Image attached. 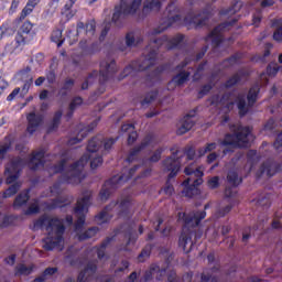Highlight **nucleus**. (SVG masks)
Wrapping results in <instances>:
<instances>
[{
  "label": "nucleus",
  "instance_id": "f257e3e1",
  "mask_svg": "<svg viewBox=\"0 0 282 282\" xmlns=\"http://www.w3.org/2000/svg\"><path fill=\"white\" fill-rule=\"evenodd\" d=\"M102 142L104 150L110 151L111 147L118 142V137L115 139L108 138L106 140L102 135L94 137L87 145L88 154H85L82 156V160L73 164H69V161H67L65 156L56 154H53L52 158L54 161L59 160L58 164L45 163V150L43 149L33 152L28 161L20 158L13 159L6 166L4 175H7V184H12L19 180V173H21L25 164H28L29 169L32 171H36L45 165L50 175L61 173L59 182L55 183L46 195V197H58V195L63 193V186L61 184H80L83 180H85V173H83V171L89 160L93 170L102 166V154L100 153V151H102Z\"/></svg>",
  "mask_w": 282,
  "mask_h": 282
},
{
  "label": "nucleus",
  "instance_id": "f03ea898",
  "mask_svg": "<svg viewBox=\"0 0 282 282\" xmlns=\"http://www.w3.org/2000/svg\"><path fill=\"white\" fill-rule=\"evenodd\" d=\"M206 14L195 13V11H191L183 19L180 7L173 2L170 3L166 8L165 17L159 22V26L148 32L150 43L145 48L144 56L141 57V61L132 62L131 65L127 66L119 76V80L127 78V76H135L138 72H144V69H149V67L155 65L158 50H160V47L163 46L166 50H173V47H177L180 43L184 41V35L182 34H177L173 37L166 35L155 37L158 34H162V32L169 30L171 25H175V23L178 25H188V28H202L206 25Z\"/></svg>",
  "mask_w": 282,
  "mask_h": 282
},
{
  "label": "nucleus",
  "instance_id": "7ed1b4c3",
  "mask_svg": "<svg viewBox=\"0 0 282 282\" xmlns=\"http://www.w3.org/2000/svg\"><path fill=\"white\" fill-rule=\"evenodd\" d=\"M34 230H46L47 237L43 240L42 248L47 251L63 250L65 246V225L63 219L50 215H44L35 220Z\"/></svg>",
  "mask_w": 282,
  "mask_h": 282
},
{
  "label": "nucleus",
  "instance_id": "20e7f679",
  "mask_svg": "<svg viewBox=\"0 0 282 282\" xmlns=\"http://www.w3.org/2000/svg\"><path fill=\"white\" fill-rule=\"evenodd\" d=\"M177 219L178 221H182V224H185V228L178 239V246L185 254H188L195 245L193 241L195 234H193L189 228L199 226V221H202V219H206V212H192L189 214L180 212L177 214Z\"/></svg>",
  "mask_w": 282,
  "mask_h": 282
},
{
  "label": "nucleus",
  "instance_id": "39448f33",
  "mask_svg": "<svg viewBox=\"0 0 282 282\" xmlns=\"http://www.w3.org/2000/svg\"><path fill=\"white\" fill-rule=\"evenodd\" d=\"M90 204L91 191L87 189L83 193V197L77 200V205L74 209L77 217L75 232H77V238L79 241H86V239H91V237H96V235H98L97 227H91L83 232V226H85V215H87Z\"/></svg>",
  "mask_w": 282,
  "mask_h": 282
},
{
  "label": "nucleus",
  "instance_id": "423d86ee",
  "mask_svg": "<svg viewBox=\"0 0 282 282\" xmlns=\"http://www.w3.org/2000/svg\"><path fill=\"white\" fill-rule=\"evenodd\" d=\"M185 175H187V180L183 182V186H185L183 191V195L185 197H195V195L199 194V188L197 186H202L204 180V166L192 163L184 170Z\"/></svg>",
  "mask_w": 282,
  "mask_h": 282
},
{
  "label": "nucleus",
  "instance_id": "0eeeda50",
  "mask_svg": "<svg viewBox=\"0 0 282 282\" xmlns=\"http://www.w3.org/2000/svg\"><path fill=\"white\" fill-rule=\"evenodd\" d=\"M230 132L232 134H226L225 139L220 142L223 147H248L254 137L249 127H242L239 123L230 126Z\"/></svg>",
  "mask_w": 282,
  "mask_h": 282
},
{
  "label": "nucleus",
  "instance_id": "6e6552de",
  "mask_svg": "<svg viewBox=\"0 0 282 282\" xmlns=\"http://www.w3.org/2000/svg\"><path fill=\"white\" fill-rule=\"evenodd\" d=\"M180 151H176L173 153L171 156L165 159L163 161L162 169L164 173H170L169 174V180H173L177 173H180V169L182 166V162L184 160H196L197 154L195 153V149L188 148L185 150L183 155H178Z\"/></svg>",
  "mask_w": 282,
  "mask_h": 282
},
{
  "label": "nucleus",
  "instance_id": "1a4fd4ad",
  "mask_svg": "<svg viewBox=\"0 0 282 282\" xmlns=\"http://www.w3.org/2000/svg\"><path fill=\"white\" fill-rule=\"evenodd\" d=\"M131 207V197L121 198L120 202L112 200L105 209L96 217V223L99 226L107 224L112 215L123 216Z\"/></svg>",
  "mask_w": 282,
  "mask_h": 282
},
{
  "label": "nucleus",
  "instance_id": "9d476101",
  "mask_svg": "<svg viewBox=\"0 0 282 282\" xmlns=\"http://www.w3.org/2000/svg\"><path fill=\"white\" fill-rule=\"evenodd\" d=\"M140 169L139 165H135L134 167L130 169L128 172H124L120 176H113L109 181H107L101 191L99 192V199L101 202H107L109 197H111V193L116 191L119 186H121L122 183L127 182L128 180H131L133 177V173Z\"/></svg>",
  "mask_w": 282,
  "mask_h": 282
},
{
  "label": "nucleus",
  "instance_id": "9b49d317",
  "mask_svg": "<svg viewBox=\"0 0 282 282\" xmlns=\"http://www.w3.org/2000/svg\"><path fill=\"white\" fill-rule=\"evenodd\" d=\"M261 88H259V84H256L249 89V93L246 97L245 94H238L236 97V105L238 107V111L240 116H246L250 110V107L254 106V102L259 100V93Z\"/></svg>",
  "mask_w": 282,
  "mask_h": 282
},
{
  "label": "nucleus",
  "instance_id": "f8f14e48",
  "mask_svg": "<svg viewBox=\"0 0 282 282\" xmlns=\"http://www.w3.org/2000/svg\"><path fill=\"white\" fill-rule=\"evenodd\" d=\"M142 6V0H121L119 7H116L115 13L112 14V21H118L120 15L129 17V14H135Z\"/></svg>",
  "mask_w": 282,
  "mask_h": 282
},
{
  "label": "nucleus",
  "instance_id": "ddd939ff",
  "mask_svg": "<svg viewBox=\"0 0 282 282\" xmlns=\"http://www.w3.org/2000/svg\"><path fill=\"white\" fill-rule=\"evenodd\" d=\"M160 144V138H158L155 134H148L142 140L141 144L139 147H135L133 150H131L130 154L128 155L126 162H133L135 160L138 153L140 151H143V149L151 148L154 149V147H158Z\"/></svg>",
  "mask_w": 282,
  "mask_h": 282
},
{
  "label": "nucleus",
  "instance_id": "4468645a",
  "mask_svg": "<svg viewBox=\"0 0 282 282\" xmlns=\"http://www.w3.org/2000/svg\"><path fill=\"white\" fill-rule=\"evenodd\" d=\"M116 72H118L116 61L111 59L110 57L104 59L100 63L99 83H107V80H109V78H111Z\"/></svg>",
  "mask_w": 282,
  "mask_h": 282
},
{
  "label": "nucleus",
  "instance_id": "2eb2a0df",
  "mask_svg": "<svg viewBox=\"0 0 282 282\" xmlns=\"http://www.w3.org/2000/svg\"><path fill=\"white\" fill-rule=\"evenodd\" d=\"M232 23H235V20L232 22H225L216 26L206 37V43H212L214 47H219V45H221V42L224 41L221 32H226V30H228V28H230Z\"/></svg>",
  "mask_w": 282,
  "mask_h": 282
},
{
  "label": "nucleus",
  "instance_id": "dca6fc26",
  "mask_svg": "<svg viewBox=\"0 0 282 282\" xmlns=\"http://www.w3.org/2000/svg\"><path fill=\"white\" fill-rule=\"evenodd\" d=\"M28 120V128L26 131L31 135L35 133V131H39V127L43 124V115L31 112L26 117Z\"/></svg>",
  "mask_w": 282,
  "mask_h": 282
},
{
  "label": "nucleus",
  "instance_id": "f3484780",
  "mask_svg": "<svg viewBox=\"0 0 282 282\" xmlns=\"http://www.w3.org/2000/svg\"><path fill=\"white\" fill-rule=\"evenodd\" d=\"M32 28H34V25L30 21L24 22L20 28L19 34L22 43H31L34 40L36 33Z\"/></svg>",
  "mask_w": 282,
  "mask_h": 282
},
{
  "label": "nucleus",
  "instance_id": "a211bd4d",
  "mask_svg": "<svg viewBox=\"0 0 282 282\" xmlns=\"http://www.w3.org/2000/svg\"><path fill=\"white\" fill-rule=\"evenodd\" d=\"M195 127V119L193 115H186L183 119L178 122L177 126V135H184V133H188Z\"/></svg>",
  "mask_w": 282,
  "mask_h": 282
},
{
  "label": "nucleus",
  "instance_id": "6ab92c4d",
  "mask_svg": "<svg viewBox=\"0 0 282 282\" xmlns=\"http://www.w3.org/2000/svg\"><path fill=\"white\" fill-rule=\"evenodd\" d=\"M167 269H162L158 264H151L144 274V281H151L156 275V281H162L166 276Z\"/></svg>",
  "mask_w": 282,
  "mask_h": 282
},
{
  "label": "nucleus",
  "instance_id": "aec40b11",
  "mask_svg": "<svg viewBox=\"0 0 282 282\" xmlns=\"http://www.w3.org/2000/svg\"><path fill=\"white\" fill-rule=\"evenodd\" d=\"M281 171V165L274 161H267L260 167L261 175H267L268 177H272V175H276Z\"/></svg>",
  "mask_w": 282,
  "mask_h": 282
},
{
  "label": "nucleus",
  "instance_id": "412c9836",
  "mask_svg": "<svg viewBox=\"0 0 282 282\" xmlns=\"http://www.w3.org/2000/svg\"><path fill=\"white\" fill-rule=\"evenodd\" d=\"M96 127H98V120H95L93 123H90V126L82 129L77 137L72 138L70 140H68V145L69 147H74V144H78V142H80L83 139L87 138V134L90 131H94V129H96Z\"/></svg>",
  "mask_w": 282,
  "mask_h": 282
},
{
  "label": "nucleus",
  "instance_id": "4be33fe9",
  "mask_svg": "<svg viewBox=\"0 0 282 282\" xmlns=\"http://www.w3.org/2000/svg\"><path fill=\"white\" fill-rule=\"evenodd\" d=\"M86 32L88 36H94L96 33V21L90 20L88 23L79 22L77 23V34H83Z\"/></svg>",
  "mask_w": 282,
  "mask_h": 282
},
{
  "label": "nucleus",
  "instance_id": "5701e85b",
  "mask_svg": "<svg viewBox=\"0 0 282 282\" xmlns=\"http://www.w3.org/2000/svg\"><path fill=\"white\" fill-rule=\"evenodd\" d=\"M144 39L140 32H130L126 35V47H137Z\"/></svg>",
  "mask_w": 282,
  "mask_h": 282
},
{
  "label": "nucleus",
  "instance_id": "b1692460",
  "mask_svg": "<svg viewBox=\"0 0 282 282\" xmlns=\"http://www.w3.org/2000/svg\"><path fill=\"white\" fill-rule=\"evenodd\" d=\"M217 274H219V265H214L203 272L200 282H217Z\"/></svg>",
  "mask_w": 282,
  "mask_h": 282
},
{
  "label": "nucleus",
  "instance_id": "393cba45",
  "mask_svg": "<svg viewBox=\"0 0 282 282\" xmlns=\"http://www.w3.org/2000/svg\"><path fill=\"white\" fill-rule=\"evenodd\" d=\"M188 76H191V73H188V72H181V73H178L169 83L167 89H173L175 87H178L180 85H184V83L188 80Z\"/></svg>",
  "mask_w": 282,
  "mask_h": 282
},
{
  "label": "nucleus",
  "instance_id": "a878e982",
  "mask_svg": "<svg viewBox=\"0 0 282 282\" xmlns=\"http://www.w3.org/2000/svg\"><path fill=\"white\" fill-rule=\"evenodd\" d=\"M21 40H18L15 42H11L4 46V51L2 53V56H17V54H21Z\"/></svg>",
  "mask_w": 282,
  "mask_h": 282
},
{
  "label": "nucleus",
  "instance_id": "bb28decb",
  "mask_svg": "<svg viewBox=\"0 0 282 282\" xmlns=\"http://www.w3.org/2000/svg\"><path fill=\"white\" fill-rule=\"evenodd\" d=\"M121 133H128V144H133L138 140V132L131 123H126L121 127Z\"/></svg>",
  "mask_w": 282,
  "mask_h": 282
},
{
  "label": "nucleus",
  "instance_id": "cd10ccee",
  "mask_svg": "<svg viewBox=\"0 0 282 282\" xmlns=\"http://www.w3.org/2000/svg\"><path fill=\"white\" fill-rule=\"evenodd\" d=\"M109 241H111V239H106L100 247H94L93 249H90V254H97L98 259H104V261H107V256H105V248H107V246H109Z\"/></svg>",
  "mask_w": 282,
  "mask_h": 282
},
{
  "label": "nucleus",
  "instance_id": "c85d7f7f",
  "mask_svg": "<svg viewBox=\"0 0 282 282\" xmlns=\"http://www.w3.org/2000/svg\"><path fill=\"white\" fill-rule=\"evenodd\" d=\"M61 118H63V111L58 110L55 112L53 120L48 124L47 133H53V131L58 129V124H61Z\"/></svg>",
  "mask_w": 282,
  "mask_h": 282
},
{
  "label": "nucleus",
  "instance_id": "c756f323",
  "mask_svg": "<svg viewBox=\"0 0 282 282\" xmlns=\"http://www.w3.org/2000/svg\"><path fill=\"white\" fill-rule=\"evenodd\" d=\"M32 270H34V265L18 264L15 276H28V274H32Z\"/></svg>",
  "mask_w": 282,
  "mask_h": 282
},
{
  "label": "nucleus",
  "instance_id": "7c9ffc66",
  "mask_svg": "<svg viewBox=\"0 0 282 282\" xmlns=\"http://www.w3.org/2000/svg\"><path fill=\"white\" fill-rule=\"evenodd\" d=\"M29 192L24 191L22 192L14 200L13 206L14 208H21V206H24V204H28V200L30 199V195H28Z\"/></svg>",
  "mask_w": 282,
  "mask_h": 282
},
{
  "label": "nucleus",
  "instance_id": "2f4dec72",
  "mask_svg": "<svg viewBox=\"0 0 282 282\" xmlns=\"http://www.w3.org/2000/svg\"><path fill=\"white\" fill-rule=\"evenodd\" d=\"M67 202L63 200L62 197H58L56 199L50 200L46 203V209L47 210H54V208H63V206H67Z\"/></svg>",
  "mask_w": 282,
  "mask_h": 282
},
{
  "label": "nucleus",
  "instance_id": "473e14b6",
  "mask_svg": "<svg viewBox=\"0 0 282 282\" xmlns=\"http://www.w3.org/2000/svg\"><path fill=\"white\" fill-rule=\"evenodd\" d=\"M273 26L275 28V31L273 32V40H275L278 43H281V41H282V20H275L273 22Z\"/></svg>",
  "mask_w": 282,
  "mask_h": 282
},
{
  "label": "nucleus",
  "instance_id": "72a5a7b5",
  "mask_svg": "<svg viewBox=\"0 0 282 282\" xmlns=\"http://www.w3.org/2000/svg\"><path fill=\"white\" fill-rule=\"evenodd\" d=\"M241 2H236L231 8L221 10L220 14L223 17H232V14H237L241 10Z\"/></svg>",
  "mask_w": 282,
  "mask_h": 282
},
{
  "label": "nucleus",
  "instance_id": "f704fd0d",
  "mask_svg": "<svg viewBox=\"0 0 282 282\" xmlns=\"http://www.w3.org/2000/svg\"><path fill=\"white\" fill-rule=\"evenodd\" d=\"M51 40L53 41V43L57 44V47H61V45H63V43L65 42V40H63V31L58 29L53 31Z\"/></svg>",
  "mask_w": 282,
  "mask_h": 282
},
{
  "label": "nucleus",
  "instance_id": "c9c22d12",
  "mask_svg": "<svg viewBox=\"0 0 282 282\" xmlns=\"http://www.w3.org/2000/svg\"><path fill=\"white\" fill-rule=\"evenodd\" d=\"M215 149H217V143L213 142V143H207V147L200 148L197 151V156L198 158H204V155L206 153H210V151H215Z\"/></svg>",
  "mask_w": 282,
  "mask_h": 282
},
{
  "label": "nucleus",
  "instance_id": "e433bc0d",
  "mask_svg": "<svg viewBox=\"0 0 282 282\" xmlns=\"http://www.w3.org/2000/svg\"><path fill=\"white\" fill-rule=\"evenodd\" d=\"M227 180L232 184V186H239V184H241V178H239L236 171H229L227 174Z\"/></svg>",
  "mask_w": 282,
  "mask_h": 282
},
{
  "label": "nucleus",
  "instance_id": "4c0bfd02",
  "mask_svg": "<svg viewBox=\"0 0 282 282\" xmlns=\"http://www.w3.org/2000/svg\"><path fill=\"white\" fill-rule=\"evenodd\" d=\"M20 77L22 78V80H24V86L22 88V91L26 94L28 89H30V85H32V76H28L26 72H21Z\"/></svg>",
  "mask_w": 282,
  "mask_h": 282
},
{
  "label": "nucleus",
  "instance_id": "58836bf2",
  "mask_svg": "<svg viewBox=\"0 0 282 282\" xmlns=\"http://www.w3.org/2000/svg\"><path fill=\"white\" fill-rule=\"evenodd\" d=\"M19 188H21V183H15L11 185L3 194V197H12V195H17L19 193Z\"/></svg>",
  "mask_w": 282,
  "mask_h": 282
},
{
  "label": "nucleus",
  "instance_id": "ea45409f",
  "mask_svg": "<svg viewBox=\"0 0 282 282\" xmlns=\"http://www.w3.org/2000/svg\"><path fill=\"white\" fill-rule=\"evenodd\" d=\"M36 7H34L33 4H30L29 2L26 3V6L23 8V10L20 13V21H23L26 17H30L31 12H34V9Z\"/></svg>",
  "mask_w": 282,
  "mask_h": 282
},
{
  "label": "nucleus",
  "instance_id": "a19ab883",
  "mask_svg": "<svg viewBox=\"0 0 282 282\" xmlns=\"http://www.w3.org/2000/svg\"><path fill=\"white\" fill-rule=\"evenodd\" d=\"M149 257H151V246H147L138 256L139 263H144Z\"/></svg>",
  "mask_w": 282,
  "mask_h": 282
},
{
  "label": "nucleus",
  "instance_id": "79ce46f5",
  "mask_svg": "<svg viewBox=\"0 0 282 282\" xmlns=\"http://www.w3.org/2000/svg\"><path fill=\"white\" fill-rule=\"evenodd\" d=\"M162 153H164V148H158L150 156L149 162H160L162 160Z\"/></svg>",
  "mask_w": 282,
  "mask_h": 282
},
{
  "label": "nucleus",
  "instance_id": "37998d69",
  "mask_svg": "<svg viewBox=\"0 0 282 282\" xmlns=\"http://www.w3.org/2000/svg\"><path fill=\"white\" fill-rule=\"evenodd\" d=\"M230 210H232V205H227L225 207H220L216 210L215 216L217 218L219 217H226V215H228V213H230Z\"/></svg>",
  "mask_w": 282,
  "mask_h": 282
},
{
  "label": "nucleus",
  "instance_id": "c03bdc74",
  "mask_svg": "<svg viewBox=\"0 0 282 282\" xmlns=\"http://www.w3.org/2000/svg\"><path fill=\"white\" fill-rule=\"evenodd\" d=\"M127 238V245L124 247H121L120 250H129V246H131V243H135L138 236H135V234H133L132 231H129Z\"/></svg>",
  "mask_w": 282,
  "mask_h": 282
},
{
  "label": "nucleus",
  "instance_id": "a18cd8bd",
  "mask_svg": "<svg viewBox=\"0 0 282 282\" xmlns=\"http://www.w3.org/2000/svg\"><path fill=\"white\" fill-rule=\"evenodd\" d=\"M280 69H282V66H279V64H270L267 67V74L269 76H276V74H279Z\"/></svg>",
  "mask_w": 282,
  "mask_h": 282
},
{
  "label": "nucleus",
  "instance_id": "49530a36",
  "mask_svg": "<svg viewBox=\"0 0 282 282\" xmlns=\"http://www.w3.org/2000/svg\"><path fill=\"white\" fill-rule=\"evenodd\" d=\"M56 272H58V268L56 267H50V268H46L44 271H43V276L46 278V281L52 279V276H54V274H56Z\"/></svg>",
  "mask_w": 282,
  "mask_h": 282
},
{
  "label": "nucleus",
  "instance_id": "de8ad7c7",
  "mask_svg": "<svg viewBox=\"0 0 282 282\" xmlns=\"http://www.w3.org/2000/svg\"><path fill=\"white\" fill-rule=\"evenodd\" d=\"M61 0H51L48 3V9H47V14H50V17H52V14H54L56 12V10H58V3Z\"/></svg>",
  "mask_w": 282,
  "mask_h": 282
},
{
  "label": "nucleus",
  "instance_id": "09e8293b",
  "mask_svg": "<svg viewBox=\"0 0 282 282\" xmlns=\"http://www.w3.org/2000/svg\"><path fill=\"white\" fill-rule=\"evenodd\" d=\"M98 76V72H94L93 74H90L87 79L85 80V83L82 84V89H88L89 85H91L94 83V79Z\"/></svg>",
  "mask_w": 282,
  "mask_h": 282
},
{
  "label": "nucleus",
  "instance_id": "8fccbe9b",
  "mask_svg": "<svg viewBox=\"0 0 282 282\" xmlns=\"http://www.w3.org/2000/svg\"><path fill=\"white\" fill-rule=\"evenodd\" d=\"M158 98V91H151L149 93L145 98L141 101V105H150V102H153V100Z\"/></svg>",
  "mask_w": 282,
  "mask_h": 282
},
{
  "label": "nucleus",
  "instance_id": "3c124183",
  "mask_svg": "<svg viewBox=\"0 0 282 282\" xmlns=\"http://www.w3.org/2000/svg\"><path fill=\"white\" fill-rule=\"evenodd\" d=\"M220 102L226 107L228 111H230L232 105H235V101H232V97H229L228 95H225Z\"/></svg>",
  "mask_w": 282,
  "mask_h": 282
},
{
  "label": "nucleus",
  "instance_id": "603ef678",
  "mask_svg": "<svg viewBox=\"0 0 282 282\" xmlns=\"http://www.w3.org/2000/svg\"><path fill=\"white\" fill-rule=\"evenodd\" d=\"M239 80H241V73H238V74L234 75L231 78H229L226 83V87H232V86L237 85V83H239Z\"/></svg>",
  "mask_w": 282,
  "mask_h": 282
},
{
  "label": "nucleus",
  "instance_id": "864d4df0",
  "mask_svg": "<svg viewBox=\"0 0 282 282\" xmlns=\"http://www.w3.org/2000/svg\"><path fill=\"white\" fill-rule=\"evenodd\" d=\"M39 213V200H34L26 209L25 215H36Z\"/></svg>",
  "mask_w": 282,
  "mask_h": 282
},
{
  "label": "nucleus",
  "instance_id": "5fc2aeb1",
  "mask_svg": "<svg viewBox=\"0 0 282 282\" xmlns=\"http://www.w3.org/2000/svg\"><path fill=\"white\" fill-rule=\"evenodd\" d=\"M82 105H83V98L76 97L72 100L69 105V110L74 111L75 109H78V107H80Z\"/></svg>",
  "mask_w": 282,
  "mask_h": 282
},
{
  "label": "nucleus",
  "instance_id": "6e6d98bb",
  "mask_svg": "<svg viewBox=\"0 0 282 282\" xmlns=\"http://www.w3.org/2000/svg\"><path fill=\"white\" fill-rule=\"evenodd\" d=\"M13 223H14V217L3 216L0 226H1V228H8V226H12Z\"/></svg>",
  "mask_w": 282,
  "mask_h": 282
},
{
  "label": "nucleus",
  "instance_id": "4d7b16f0",
  "mask_svg": "<svg viewBox=\"0 0 282 282\" xmlns=\"http://www.w3.org/2000/svg\"><path fill=\"white\" fill-rule=\"evenodd\" d=\"M208 188H217L219 186V177L213 176L207 182Z\"/></svg>",
  "mask_w": 282,
  "mask_h": 282
},
{
  "label": "nucleus",
  "instance_id": "13d9d810",
  "mask_svg": "<svg viewBox=\"0 0 282 282\" xmlns=\"http://www.w3.org/2000/svg\"><path fill=\"white\" fill-rule=\"evenodd\" d=\"M167 282H177V273L173 269L167 268Z\"/></svg>",
  "mask_w": 282,
  "mask_h": 282
},
{
  "label": "nucleus",
  "instance_id": "bf43d9fd",
  "mask_svg": "<svg viewBox=\"0 0 282 282\" xmlns=\"http://www.w3.org/2000/svg\"><path fill=\"white\" fill-rule=\"evenodd\" d=\"M273 129H276V122L274 121V119H270L265 126H264V130L265 131H272Z\"/></svg>",
  "mask_w": 282,
  "mask_h": 282
},
{
  "label": "nucleus",
  "instance_id": "052dcab7",
  "mask_svg": "<svg viewBox=\"0 0 282 282\" xmlns=\"http://www.w3.org/2000/svg\"><path fill=\"white\" fill-rule=\"evenodd\" d=\"M236 63H237V55H234L229 59L224 62V67H230L232 65H236Z\"/></svg>",
  "mask_w": 282,
  "mask_h": 282
},
{
  "label": "nucleus",
  "instance_id": "680f3d73",
  "mask_svg": "<svg viewBox=\"0 0 282 282\" xmlns=\"http://www.w3.org/2000/svg\"><path fill=\"white\" fill-rule=\"evenodd\" d=\"M74 247H70L68 250H67V253H66V261L70 264V265H74V261H72V257H74Z\"/></svg>",
  "mask_w": 282,
  "mask_h": 282
},
{
  "label": "nucleus",
  "instance_id": "e2e57ef3",
  "mask_svg": "<svg viewBox=\"0 0 282 282\" xmlns=\"http://www.w3.org/2000/svg\"><path fill=\"white\" fill-rule=\"evenodd\" d=\"M210 89H213V86L210 84L205 85L203 89H200L199 91V98H202L203 96H206V94H208Z\"/></svg>",
  "mask_w": 282,
  "mask_h": 282
},
{
  "label": "nucleus",
  "instance_id": "0e129e2a",
  "mask_svg": "<svg viewBox=\"0 0 282 282\" xmlns=\"http://www.w3.org/2000/svg\"><path fill=\"white\" fill-rule=\"evenodd\" d=\"M8 89V82L0 76V96Z\"/></svg>",
  "mask_w": 282,
  "mask_h": 282
},
{
  "label": "nucleus",
  "instance_id": "69168bd1",
  "mask_svg": "<svg viewBox=\"0 0 282 282\" xmlns=\"http://www.w3.org/2000/svg\"><path fill=\"white\" fill-rule=\"evenodd\" d=\"M282 145V132L278 134L275 142L273 143L274 149L278 151L281 149Z\"/></svg>",
  "mask_w": 282,
  "mask_h": 282
},
{
  "label": "nucleus",
  "instance_id": "338daca9",
  "mask_svg": "<svg viewBox=\"0 0 282 282\" xmlns=\"http://www.w3.org/2000/svg\"><path fill=\"white\" fill-rule=\"evenodd\" d=\"M129 265H130L129 261L123 260V261L121 262V267L118 268V269L116 270V272H124V270H128V269H129Z\"/></svg>",
  "mask_w": 282,
  "mask_h": 282
},
{
  "label": "nucleus",
  "instance_id": "774afa93",
  "mask_svg": "<svg viewBox=\"0 0 282 282\" xmlns=\"http://www.w3.org/2000/svg\"><path fill=\"white\" fill-rule=\"evenodd\" d=\"M165 195H173V185L170 183H166L165 187L163 188Z\"/></svg>",
  "mask_w": 282,
  "mask_h": 282
}]
</instances>
